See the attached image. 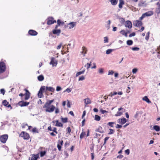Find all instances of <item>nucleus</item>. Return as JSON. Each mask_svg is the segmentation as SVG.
Listing matches in <instances>:
<instances>
[{
	"label": "nucleus",
	"instance_id": "1",
	"mask_svg": "<svg viewBox=\"0 0 160 160\" xmlns=\"http://www.w3.org/2000/svg\"><path fill=\"white\" fill-rule=\"evenodd\" d=\"M53 101L54 99L48 101L45 103L43 108H46V110H55L56 109L54 105H51V104Z\"/></svg>",
	"mask_w": 160,
	"mask_h": 160
},
{
	"label": "nucleus",
	"instance_id": "2",
	"mask_svg": "<svg viewBox=\"0 0 160 160\" xmlns=\"http://www.w3.org/2000/svg\"><path fill=\"white\" fill-rule=\"evenodd\" d=\"M6 68L5 64L2 61L0 62V75L5 71Z\"/></svg>",
	"mask_w": 160,
	"mask_h": 160
},
{
	"label": "nucleus",
	"instance_id": "3",
	"mask_svg": "<svg viewBox=\"0 0 160 160\" xmlns=\"http://www.w3.org/2000/svg\"><path fill=\"white\" fill-rule=\"evenodd\" d=\"M47 24L48 25H51L56 22V20L52 17H48L47 19Z\"/></svg>",
	"mask_w": 160,
	"mask_h": 160
},
{
	"label": "nucleus",
	"instance_id": "4",
	"mask_svg": "<svg viewBox=\"0 0 160 160\" xmlns=\"http://www.w3.org/2000/svg\"><path fill=\"white\" fill-rule=\"evenodd\" d=\"M45 89V87L43 86L41 87L38 93L39 98H41L43 96V93Z\"/></svg>",
	"mask_w": 160,
	"mask_h": 160
},
{
	"label": "nucleus",
	"instance_id": "5",
	"mask_svg": "<svg viewBox=\"0 0 160 160\" xmlns=\"http://www.w3.org/2000/svg\"><path fill=\"white\" fill-rule=\"evenodd\" d=\"M8 138V136L7 134H4L0 137V141L1 142L5 143L6 142Z\"/></svg>",
	"mask_w": 160,
	"mask_h": 160
},
{
	"label": "nucleus",
	"instance_id": "6",
	"mask_svg": "<svg viewBox=\"0 0 160 160\" xmlns=\"http://www.w3.org/2000/svg\"><path fill=\"white\" fill-rule=\"evenodd\" d=\"M24 90L26 92L24 94V96H25L24 100H26L28 99L29 98H30V93L29 92L28 90L27 89H25Z\"/></svg>",
	"mask_w": 160,
	"mask_h": 160
},
{
	"label": "nucleus",
	"instance_id": "7",
	"mask_svg": "<svg viewBox=\"0 0 160 160\" xmlns=\"http://www.w3.org/2000/svg\"><path fill=\"white\" fill-rule=\"evenodd\" d=\"M21 137H23L25 139H28L29 137V135L28 134L25 132H22L20 134Z\"/></svg>",
	"mask_w": 160,
	"mask_h": 160
},
{
	"label": "nucleus",
	"instance_id": "8",
	"mask_svg": "<svg viewBox=\"0 0 160 160\" xmlns=\"http://www.w3.org/2000/svg\"><path fill=\"white\" fill-rule=\"evenodd\" d=\"M147 5V4L145 1L143 0L140 1L138 4V6L139 8H142L146 7Z\"/></svg>",
	"mask_w": 160,
	"mask_h": 160
},
{
	"label": "nucleus",
	"instance_id": "9",
	"mask_svg": "<svg viewBox=\"0 0 160 160\" xmlns=\"http://www.w3.org/2000/svg\"><path fill=\"white\" fill-rule=\"evenodd\" d=\"M29 104V102H24L23 101H20L18 102V104L21 107L26 106Z\"/></svg>",
	"mask_w": 160,
	"mask_h": 160
},
{
	"label": "nucleus",
	"instance_id": "10",
	"mask_svg": "<svg viewBox=\"0 0 160 160\" xmlns=\"http://www.w3.org/2000/svg\"><path fill=\"white\" fill-rule=\"evenodd\" d=\"M142 22L141 21L138 20H136L134 22V25L137 27H140L142 25Z\"/></svg>",
	"mask_w": 160,
	"mask_h": 160
},
{
	"label": "nucleus",
	"instance_id": "11",
	"mask_svg": "<svg viewBox=\"0 0 160 160\" xmlns=\"http://www.w3.org/2000/svg\"><path fill=\"white\" fill-rule=\"evenodd\" d=\"M127 122V120L125 118H120L117 120L118 123L121 124H123Z\"/></svg>",
	"mask_w": 160,
	"mask_h": 160
},
{
	"label": "nucleus",
	"instance_id": "12",
	"mask_svg": "<svg viewBox=\"0 0 160 160\" xmlns=\"http://www.w3.org/2000/svg\"><path fill=\"white\" fill-rule=\"evenodd\" d=\"M49 64L50 65H52L53 66H56L57 65V62L55 60L54 58H51V61L50 62Z\"/></svg>",
	"mask_w": 160,
	"mask_h": 160
},
{
	"label": "nucleus",
	"instance_id": "13",
	"mask_svg": "<svg viewBox=\"0 0 160 160\" xmlns=\"http://www.w3.org/2000/svg\"><path fill=\"white\" fill-rule=\"evenodd\" d=\"M83 100L85 104V106L86 107L88 106V104H90L91 103V100L88 98L84 99Z\"/></svg>",
	"mask_w": 160,
	"mask_h": 160
},
{
	"label": "nucleus",
	"instance_id": "14",
	"mask_svg": "<svg viewBox=\"0 0 160 160\" xmlns=\"http://www.w3.org/2000/svg\"><path fill=\"white\" fill-rule=\"evenodd\" d=\"M28 33L31 36H36L38 34V32L33 30H29Z\"/></svg>",
	"mask_w": 160,
	"mask_h": 160
},
{
	"label": "nucleus",
	"instance_id": "15",
	"mask_svg": "<svg viewBox=\"0 0 160 160\" xmlns=\"http://www.w3.org/2000/svg\"><path fill=\"white\" fill-rule=\"evenodd\" d=\"M2 103L3 105L6 106V107L8 108H10V109L12 108L11 105L8 104L9 102H8L6 100H3L2 102Z\"/></svg>",
	"mask_w": 160,
	"mask_h": 160
},
{
	"label": "nucleus",
	"instance_id": "16",
	"mask_svg": "<svg viewBox=\"0 0 160 160\" xmlns=\"http://www.w3.org/2000/svg\"><path fill=\"white\" fill-rule=\"evenodd\" d=\"M125 26L128 27V28H131L132 27V23L131 22L129 21H127L125 22Z\"/></svg>",
	"mask_w": 160,
	"mask_h": 160
},
{
	"label": "nucleus",
	"instance_id": "17",
	"mask_svg": "<svg viewBox=\"0 0 160 160\" xmlns=\"http://www.w3.org/2000/svg\"><path fill=\"white\" fill-rule=\"evenodd\" d=\"M76 25V22H72L69 23L68 24L69 28L70 29L73 28Z\"/></svg>",
	"mask_w": 160,
	"mask_h": 160
},
{
	"label": "nucleus",
	"instance_id": "18",
	"mask_svg": "<svg viewBox=\"0 0 160 160\" xmlns=\"http://www.w3.org/2000/svg\"><path fill=\"white\" fill-rule=\"evenodd\" d=\"M61 31L60 29H54L52 31V33L54 34H57L59 35L61 33Z\"/></svg>",
	"mask_w": 160,
	"mask_h": 160
},
{
	"label": "nucleus",
	"instance_id": "19",
	"mask_svg": "<svg viewBox=\"0 0 160 160\" xmlns=\"http://www.w3.org/2000/svg\"><path fill=\"white\" fill-rule=\"evenodd\" d=\"M82 51L81 52L82 54H83V56H85V54L87 53V48L84 46H83L82 47Z\"/></svg>",
	"mask_w": 160,
	"mask_h": 160
},
{
	"label": "nucleus",
	"instance_id": "20",
	"mask_svg": "<svg viewBox=\"0 0 160 160\" xmlns=\"http://www.w3.org/2000/svg\"><path fill=\"white\" fill-rule=\"evenodd\" d=\"M55 122H56L55 126L59 127H62L63 124L61 122H59L58 120H56Z\"/></svg>",
	"mask_w": 160,
	"mask_h": 160
},
{
	"label": "nucleus",
	"instance_id": "21",
	"mask_svg": "<svg viewBox=\"0 0 160 160\" xmlns=\"http://www.w3.org/2000/svg\"><path fill=\"white\" fill-rule=\"evenodd\" d=\"M153 129L157 132H159L160 131V127L158 125H154L153 127Z\"/></svg>",
	"mask_w": 160,
	"mask_h": 160
},
{
	"label": "nucleus",
	"instance_id": "22",
	"mask_svg": "<svg viewBox=\"0 0 160 160\" xmlns=\"http://www.w3.org/2000/svg\"><path fill=\"white\" fill-rule=\"evenodd\" d=\"M119 3L118 5L119 8H122V5L124 4L123 0H119Z\"/></svg>",
	"mask_w": 160,
	"mask_h": 160
},
{
	"label": "nucleus",
	"instance_id": "23",
	"mask_svg": "<svg viewBox=\"0 0 160 160\" xmlns=\"http://www.w3.org/2000/svg\"><path fill=\"white\" fill-rule=\"evenodd\" d=\"M123 112L122 111H118L117 113L115 114V116H119L122 115Z\"/></svg>",
	"mask_w": 160,
	"mask_h": 160
},
{
	"label": "nucleus",
	"instance_id": "24",
	"mask_svg": "<svg viewBox=\"0 0 160 160\" xmlns=\"http://www.w3.org/2000/svg\"><path fill=\"white\" fill-rule=\"evenodd\" d=\"M46 90L51 91L52 92H53L54 91V89L51 87H46Z\"/></svg>",
	"mask_w": 160,
	"mask_h": 160
},
{
	"label": "nucleus",
	"instance_id": "25",
	"mask_svg": "<svg viewBox=\"0 0 160 160\" xmlns=\"http://www.w3.org/2000/svg\"><path fill=\"white\" fill-rule=\"evenodd\" d=\"M48 129L49 130L52 131L54 132H55L56 133H57V129L55 128H54L53 129H52L51 127V126H49L48 128Z\"/></svg>",
	"mask_w": 160,
	"mask_h": 160
},
{
	"label": "nucleus",
	"instance_id": "26",
	"mask_svg": "<svg viewBox=\"0 0 160 160\" xmlns=\"http://www.w3.org/2000/svg\"><path fill=\"white\" fill-rule=\"evenodd\" d=\"M110 2L112 5H115L118 3V0H110Z\"/></svg>",
	"mask_w": 160,
	"mask_h": 160
},
{
	"label": "nucleus",
	"instance_id": "27",
	"mask_svg": "<svg viewBox=\"0 0 160 160\" xmlns=\"http://www.w3.org/2000/svg\"><path fill=\"white\" fill-rule=\"evenodd\" d=\"M145 14L147 16H149L152 15L153 14V13L152 11H150L146 12V13H145Z\"/></svg>",
	"mask_w": 160,
	"mask_h": 160
},
{
	"label": "nucleus",
	"instance_id": "28",
	"mask_svg": "<svg viewBox=\"0 0 160 160\" xmlns=\"http://www.w3.org/2000/svg\"><path fill=\"white\" fill-rule=\"evenodd\" d=\"M38 79L40 81H42L44 79V78L42 75H40L38 77Z\"/></svg>",
	"mask_w": 160,
	"mask_h": 160
},
{
	"label": "nucleus",
	"instance_id": "29",
	"mask_svg": "<svg viewBox=\"0 0 160 160\" xmlns=\"http://www.w3.org/2000/svg\"><path fill=\"white\" fill-rule=\"evenodd\" d=\"M142 99L148 103L151 102L150 101L148 98L147 96L144 97L142 98Z\"/></svg>",
	"mask_w": 160,
	"mask_h": 160
},
{
	"label": "nucleus",
	"instance_id": "30",
	"mask_svg": "<svg viewBox=\"0 0 160 160\" xmlns=\"http://www.w3.org/2000/svg\"><path fill=\"white\" fill-rule=\"evenodd\" d=\"M57 22L58 24V25L60 26V25H63L64 24V22L61 21L60 19L58 20Z\"/></svg>",
	"mask_w": 160,
	"mask_h": 160
},
{
	"label": "nucleus",
	"instance_id": "31",
	"mask_svg": "<svg viewBox=\"0 0 160 160\" xmlns=\"http://www.w3.org/2000/svg\"><path fill=\"white\" fill-rule=\"evenodd\" d=\"M27 127L28 128V129L30 130V129L32 128V127L31 126H28L27 125V124H23L22 125V127L23 128H26V127Z\"/></svg>",
	"mask_w": 160,
	"mask_h": 160
},
{
	"label": "nucleus",
	"instance_id": "32",
	"mask_svg": "<svg viewBox=\"0 0 160 160\" xmlns=\"http://www.w3.org/2000/svg\"><path fill=\"white\" fill-rule=\"evenodd\" d=\"M61 119L62 122L64 123H66L68 122V118H63L61 117Z\"/></svg>",
	"mask_w": 160,
	"mask_h": 160
},
{
	"label": "nucleus",
	"instance_id": "33",
	"mask_svg": "<svg viewBox=\"0 0 160 160\" xmlns=\"http://www.w3.org/2000/svg\"><path fill=\"white\" fill-rule=\"evenodd\" d=\"M85 72V70H83L82 71H80V72H77L76 74V77H78V76L79 75L82 74H83Z\"/></svg>",
	"mask_w": 160,
	"mask_h": 160
},
{
	"label": "nucleus",
	"instance_id": "34",
	"mask_svg": "<svg viewBox=\"0 0 160 160\" xmlns=\"http://www.w3.org/2000/svg\"><path fill=\"white\" fill-rule=\"evenodd\" d=\"M95 120L97 121H99L100 120V117L97 115L95 116Z\"/></svg>",
	"mask_w": 160,
	"mask_h": 160
},
{
	"label": "nucleus",
	"instance_id": "35",
	"mask_svg": "<svg viewBox=\"0 0 160 160\" xmlns=\"http://www.w3.org/2000/svg\"><path fill=\"white\" fill-rule=\"evenodd\" d=\"M127 43L128 45H131L133 43V41L132 40H128L127 41Z\"/></svg>",
	"mask_w": 160,
	"mask_h": 160
},
{
	"label": "nucleus",
	"instance_id": "36",
	"mask_svg": "<svg viewBox=\"0 0 160 160\" xmlns=\"http://www.w3.org/2000/svg\"><path fill=\"white\" fill-rule=\"evenodd\" d=\"M86 134V133L85 132L82 131L81 134L80 138L81 139Z\"/></svg>",
	"mask_w": 160,
	"mask_h": 160
},
{
	"label": "nucleus",
	"instance_id": "37",
	"mask_svg": "<svg viewBox=\"0 0 160 160\" xmlns=\"http://www.w3.org/2000/svg\"><path fill=\"white\" fill-rule=\"evenodd\" d=\"M30 131H31L33 132L37 133L38 132V129L36 128H33L31 129V128L30 129Z\"/></svg>",
	"mask_w": 160,
	"mask_h": 160
},
{
	"label": "nucleus",
	"instance_id": "38",
	"mask_svg": "<svg viewBox=\"0 0 160 160\" xmlns=\"http://www.w3.org/2000/svg\"><path fill=\"white\" fill-rule=\"evenodd\" d=\"M117 94V92H111L110 94H109V96L110 97H112L113 95H116Z\"/></svg>",
	"mask_w": 160,
	"mask_h": 160
},
{
	"label": "nucleus",
	"instance_id": "39",
	"mask_svg": "<svg viewBox=\"0 0 160 160\" xmlns=\"http://www.w3.org/2000/svg\"><path fill=\"white\" fill-rule=\"evenodd\" d=\"M5 91L4 89H1L0 90V93L4 95L5 94Z\"/></svg>",
	"mask_w": 160,
	"mask_h": 160
},
{
	"label": "nucleus",
	"instance_id": "40",
	"mask_svg": "<svg viewBox=\"0 0 160 160\" xmlns=\"http://www.w3.org/2000/svg\"><path fill=\"white\" fill-rule=\"evenodd\" d=\"M46 154V152L45 151H41L40 153V155L41 157L43 156Z\"/></svg>",
	"mask_w": 160,
	"mask_h": 160
},
{
	"label": "nucleus",
	"instance_id": "41",
	"mask_svg": "<svg viewBox=\"0 0 160 160\" xmlns=\"http://www.w3.org/2000/svg\"><path fill=\"white\" fill-rule=\"evenodd\" d=\"M112 51V50L111 49H109L107 50L106 51V53L107 54H108L111 53Z\"/></svg>",
	"mask_w": 160,
	"mask_h": 160
},
{
	"label": "nucleus",
	"instance_id": "42",
	"mask_svg": "<svg viewBox=\"0 0 160 160\" xmlns=\"http://www.w3.org/2000/svg\"><path fill=\"white\" fill-rule=\"evenodd\" d=\"M85 77L84 76H82L79 77L78 81H82L84 80L85 79Z\"/></svg>",
	"mask_w": 160,
	"mask_h": 160
},
{
	"label": "nucleus",
	"instance_id": "43",
	"mask_svg": "<svg viewBox=\"0 0 160 160\" xmlns=\"http://www.w3.org/2000/svg\"><path fill=\"white\" fill-rule=\"evenodd\" d=\"M109 130L110 131L108 133V134H111L113 133L114 132V131L112 129H110Z\"/></svg>",
	"mask_w": 160,
	"mask_h": 160
},
{
	"label": "nucleus",
	"instance_id": "44",
	"mask_svg": "<svg viewBox=\"0 0 160 160\" xmlns=\"http://www.w3.org/2000/svg\"><path fill=\"white\" fill-rule=\"evenodd\" d=\"M91 63V62H90V63H87L85 66V67H86L87 69H88L90 68Z\"/></svg>",
	"mask_w": 160,
	"mask_h": 160
},
{
	"label": "nucleus",
	"instance_id": "45",
	"mask_svg": "<svg viewBox=\"0 0 160 160\" xmlns=\"http://www.w3.org/2000/svg\"><path fill=\"white\" fill-rule=\"evenodd\" d=\"M132 49L133 51H138L139 50V48L137 47H132Z\"/></svg>",
	"mask_w": 160,
	"mask_h": 160
},
{
	"label": "nucleus",
	"instance_id": "46",
	"mask_svg": "<svg viewBox=\"0 0 160 160\" xmlns=\"http://www.w3.org/2000/svg\"><path fill=\"white\" fill-rule=\"evenodd\" d=\"M114 73V72L112 70H109L108 72V75H113Z\"/></svg>",
	"mask_w": 160,
	"mask_h": 160
},
{
	"label": "nucleus",
	"instance_id": "47",
	"mask_svg": "<svg viewBox=\"0 0 160 160\" xmlns=\"http://www.w3.org/2000/svg\"><path fill=\"white\" fill-rule=\"evenodd\" d=\"M114 123H115L114 122H110L108 123V125H109V126H111V127H113V126L112 125V124Z\"/></svg>",
	"mask_w": 160,
	"mask_h": 160
},
{
	"label": "nucleus",
	"instance_id": "48",
	"mask_svg": "<svg viewBox=\"0 0 160 160\" xmlns=\"http://www.w3.org/2000/svg\"><path fill=\"white\" fill-rule=\"evenodd\" d=\"M125 152L126 154L128 155H129L130 153V150L129 149H127L125 151Z\"/></svg>",
	"mask_w": 160,
	"mask_h": 160
},
{
	"label": "nucleus",
	"instance_id": "49",
	"mask_svg": "<svg viewBox=\"0 0 160 160\" xmlns=\"http://www.w3.org/2000/svg\"><path fill=\"white\" fill-rule=\"evenodd\" d=\"M120 22L121 23H123L125 22V19L124 18H121L120 19Z\"/></svg>",
	"mask_w": 160,
	"mask_h": 160
},
{
	"label": "nucleus",
	"instance_id": "50",
	"mask_svg": "<svg viewBox=\"0 0 160 160\" xmlns=\"http://www.w3.org/2000/svg\"><path fill=\"white\" fill-rule=\"evenodd\" d=\"M67 131L68 133H70L71 129L69 127H68L67 128Z\"/></svg>",
	"mask_w": 160,
	"mask_h": 160
},
{
	"label": "nucleus",
	"instance_id": "51",
	"mask_svg": "<svg viewBox=\"0 0 160 160\" xmlns=\"http://www.w3.org/2000/svg\"><path fill=\"white\" fill-rule=\"evenodd\" d=\"M104 42L107 43L108 42V39L107 37H105L104 38Z\"/></svg>",
	"mask_w": 160,
	"mask_h": 160
},
{
	"label": "nucleus",
	"instance_id": "52",
	"mask_svg": "<svg viewBox=\"0 0 160 160\" xmlns=\"http://www.w3.org/2000/svg\"><path fill=\"white\" fill-rule=\"evenodd\" d=\"M125 31L124 30H121L120 32V33L122 35H124L125 34Z\"/></svg>",
	"mask_w": 160,
	"mask_h": 160
},
{
	"label": "nucleus",
	"instance_id": "53",
	"mask_svg": "<svg viewBox=\"0 0 160 160\" xmlns=\"http://www.w3.org/2000/svg\"><path fill=\"white\" fill-rule=\"evenodd\" d=\"M57 147L59 151H60L61 150V145L60 144V143H58L57 145Z\"/></svg>",
	"mask_w": 160,
	"mask_h": 160
},
{
	"label": "nucleus",
	"instance_id": "54",
	"mask_svg": "<svg viewBox=\"0 0 160 160\" xmlns=\"http://www.w3.org/2000/svg\"><path fill=\"white\" fill-rule=\"evenodd\" d=\"M34 158H35L36 159L37 158H39V154H37L36 155H34L33 156V157Z\"/></svg>",
	"mask_w": 160,
	"mask_h": 160
},
{
	"label": "nucleus",
	"instance_id": "55",
	"mask_svg": "<svg viewBox=\"0 0 160 160\" xmlns=\"http://www.w3.org/2000/svg\"><path fill=\"white\" fill-rule=\"evenodd\" d=\"M61 88L59 86H57L56 88V91H60L61 90Z\"/></svg>",
	"mask_w": 160,
	"mask_h": 160
},
{
	"label": "nucleus",
	"instance_id": "56",
	"mask_svg": "<svg viewBox=\"0 0 160 160\" xmlns=\"http://www.w3.org/2000/svg\"><path fill=\"white\" fill-rule=\"evenodd\" d=\"M99 72L100 73H102L103 72V70L102 68H100L99 69Z\"/></svg>",
	"mask_w": 160,
	"mask_h": 160
},
{
	"label": "nucleus",
	"instance_id": "57",
	"mask_svg": "<svg viewBox=\"0 0 160 160\" xmlns=\"http://www.w3.org/2000/svg\"><path fill=\"white\" fill-rule=\"evenodd\" d=\"M138 70L136 68H134L132 69V72L133 73H135Z\"/></svg>",
	"mask_w": 160,
	"mask_h": 160
},
{
	"label": "nucleus",
	"instance_id": "58",
	"mask_svg": "<svg viewBox=\"0 0 160 160\" xmlns=\"http://www.w3.org/2000/svg\"><path fill=\"white\" fill-rule=\"evenodd\" d=\"M64 154L65 155L66 157V158H67L68 156V153L67 152V151H65L64 152Z\"/></svg>",
	"mask_w": 160,
	"mask_h": 160
},
{
	"label": "nucleus",
	"instance_id": "59",
	"mask_svg": "<svg viewBox=\"0 0 160 160\" xmlns=\"http://www.w3.org/2000/svg\"><path fill=\"white\" fill-rule=\"evenodd\" d=\"M135 35V32H132V33L130 34L129 35V37H131L132 36H134Z\"/></svg>",
	"mask_w": 160,
	"mask_h": 160
},
{
	"label": "nucleus",
	"instance_id": "60",
	"mask_svg": "<svg viewBox=\"0 0 160 160\" xmlns=\"http://www.w3.org/2000/svg\"><path fill=\"white\" fill-rule=\"evenodd\" d=\"M122 125L117 124L116 128H122Z\"/></svg>",
	"mask_w": 160,
	"mask_h": 160
},
{
	"label": "nucleus",
	"instance_id": "61",
	"mask_svg": "<svg viewBox=\"0 0 160 160\" xmlns=\"http://www.w3.org/2000/svg\"><path fill=\"white\" fill-rule=\"evenodd\" d=\"M62 44L61 43L57 47V49H60L62 46Z\"/></svg>",
	"mask_w": 160,
	"mask_h": 160
},
{
	"label": "nucleus",
	"instance_id": "62",
	"mask_svg": "<svg viewBox=\"0 0 160 160\" xmlns=\"http://www.w3.org/2000/svg\"><path fill=\"white\" fill-rule=\"evenodd\" d=\"M65 91L67 92H70L71 91V90L70 89H69V88H68L66 89L65 90V91H64V92H65Z\"/></svg>",
	"mask_w": 160,
	"mask_h": 160
},
{
	"label": "nucleus",
	"instance_id": "63",
	"mask_svg": "<svg viewBox=\"0 0 160 160\" xmlns=\"http://www.w3.org/2000/svg\"><path fill=\"white\" fill-rule=\"evenodd\" d=\"M149 35L148 34L145 37V39L147 40H148L149 38Z\"/></svg>",
	"mask_w": 160,
	"mask_h": 160
},
{
	"label": "nucleus",
	"instance_id": "64",
	"mask_svg": "<svg viewBox=\"0 0 160 160\" xmlns=\"http://www.w3.org/2000/svg\"><path fill=\"white\" fill-rule=\"evenodd\" d=\"M157 57L159 59H160V51L158 52V54L157 55Z\"/></svg>",
	"mask_w": 160,
	"mask_h": 160
}]
</instances>
